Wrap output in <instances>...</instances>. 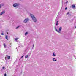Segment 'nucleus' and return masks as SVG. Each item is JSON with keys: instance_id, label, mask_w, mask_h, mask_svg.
Returning a JSON list of instances; mask_svg holds the SVG:
<instances>
[{"instance_id": "1", "label": "nucleus", "mask_w": 76, "mask_h": 76, "mask_svg": "<svg viewBox=\"0 0 76 76\" xmlns=\"http://www.w3.org/2000/svg\"><path fill=\"white\" fill-rule=\"evenodd\" d=\"M30 16L32 19V20H33V21H34V22H37V19H36L34 15H33V14H30Z\"/></svg>"}, {"instance_id": "2", "label": "nucleus", "mask_w": 76, "mask_h": 76, "mask_svg": "<svg viewBox=\"0 0 76 76\" xmlns=\"http://www.w3.org/2000/svg\"><path fill=\"white\" fill-rule=\"evenodd\" d=\"M55 31H56V32H57L58 33H60L61 31V29H62V27L61 26L59 28V31H58V30L57 29V28L56 27H55Z\"/></svg>"}, {"instance_id": "3", "label": "nucleus", "mask_w": 76, "mask_h": 76, "mask_svg": "<svg viewBox=\"0 0 76 76\" xmlns=\"http://www.w3.org/2000/svg\"><path fill=\"white\" fill-rule=\"evenodd\" d=\"M20 4L19 3H15L13 5V6L14 7H16L18 6H20Z\"/></svg>"}, {"instance_id": "4", "label": "nucleus", "mask_w": 76, "mask_h": 76, "mask_svg": "<svg viewBox=\"0 0 76 76\" xmlns=\"http://www.w3.org/2000/svg\"><path fill=\"white\" fill-rule=\"evenodd\" d=\"M55 22H56V25L57 26L58 25V18H56L55 19Z\"/></svg>"}, {"instance_id": "5", "label": "nucleus", "mask_w": 76, "mask_h": 76, "mask_svg": "<svg viewBox=\"0 0 76 76\" xmlns=\"http://www.w3.org/2000/svg\"><path fill=\"white\" fill-rule=\"evenodd\" d=\"M29 19L28 18L25 19L24 21V23H26V22L29 21Z\"/></svg>"}, {"instance_id": "6", "label": "nucleus", "mask_w": 76, "mask_h": 76, "mask_svg": "<svg viewBox=\"0 0 76 76\" xmlns=\"http://www.w3.org/2000/svg\"><path fill=\"white\" fill-rule=\"evenodd\" d=\"M5 12H6L4 10L2 11L1 13L0 14V15H3V14H4V13H5Z\"/></svg>"}, {"instance_id": "7", "label": "nucleus", "mask_w": 76, "mask_h": 76, "mask_svg": "<svg viewBox=\"0 0 76 76\" xmlns=\"http://www.w3.org/2000/svg\"><path fill=\"white\" fill-rule=\"evenodd\" d=\"M72 8H73V9H75V8H76V7L75 5L73 4L72 5Z\"/></svg>"}, {"instance_id": "8", "label": "nucleus", "mask_w": 76, "mask_h": 76, "mask_svg": "<svg viewBox=\"0 0 76 76\" xmlns=\"http://www.w3.org/2000/svg\"><path fill=\"white\" fill-rule=\"evenodd\" d=\"M56 59V58H53V59H52V60L53 61H57V60H56V59Z\"/></svg>"}, {"instance_id": "9", "label": "nucleus", "mask_w": 76, "mask_h": 76, "mask_svg": "<svg viewBox=\"0 0 76 76\" xmlns=\"http://www.w3.org/2000/svg\"><path fill=\"white\" fill-rule=\"evenodd\" d=\"M28 56H29V55H26L25 56V58H27L28 57Z\"/></svg>"}, {"instance_id": "10", "label": "nucleus", "mask_w": 76, "mask_h": 76, "mask_svg": "<svg viewBox=\"0 0 76 76\" xmlns=\"http://www.w3.org/2000/svg\"><path fill=\"white\" fill-rule=\"evenodd\" d=\"M7 58L8 59H10V56H8L7 57Z\"/></svg>"}, {"instance_id": "11", "label": "nucleus", "mask_w": 76, "mask_h": 76, "mask_svg": "<svg viewBox=\"0 0 76 76\" xmlns=\"http://www.w3.org/2000/svg\"><path fill=\"white\" fill-rule=\"evenodd\" d=\"M8 37H7V36H6V39H7V40H9V39H8Z\"/></svg>"}, {"instance_id": "12", "label": "nucleus", "mask_w": 76, "mask_h": 76, "mask_svg": "<svg viewBox=\"0 0 76 76\" xmlns=\"http://www.w3.org/2000/svg\"><path fill=\"white\" fill-rule=\"evenodd\" d=\"M53 55L54 56V57H55L56 56V54H55V53L54 52L53 53Z\"/></svg>"}, {"instance_id": "13", "label": "nucleus", "mask_w": 76, "mask_h": 76, "mask_svg": "<svg viewBox=\"0 0 76 76\" xmlns=\"http://www.w3.org/2000/svg\"><path fill=\"white\" fill-rule=\"evenodd\" d=\"M20 26H18L16 28V29H18V28H19V27H20Z\"/></svg>"}, {"instance_id": "14", "label": "nucleus", "mask_w": 76, "mask_h": 76, "mask_svg": "<svg viewBox=\"0 0 76 76\" xmlns=\"http://www.w3.org/2000/svg\"><path fill=\"white\" fill-rule=\"evenodd\" d=\"M4 47H6V44H4Z\"/></svg>"}, {"instance_id": "15", "label": "nucleus", "mask_w": 76, "mask_h": 76, "mask_svg": "<svg viewBox=\"0 0 76 76\" xmlns=\"http://www.w3.org/2000/svg\"><path fill=\"white\" fill-rule=\"evenodd\" d=\"M27 34H28V32H26L25 33V35H27Z\"/></svg>"}, {"instance_id": "16", "label": "nucleus", "mask_w": 76, "mask_h": 76, "mask_svg": "<svg viewBox=\"0 0 76 76\" xmlns=\"http://www.w3.org/2000/svg\"><path fill=\"white\" fill-rule=\"evenodd\" d=\"M69 14H70V13L68 12L66 13V15H69Z\"/></svg>"}, {"instance_id": "17", "label": "nucleus", "mask_w": 76, "mask_h": 76, "mask_svg": "<svg viewBox=\"0 0 76 76\" xmlns=\"http://www.w3.org/2000/svg\"><path fill=\"white\" fill-rule=\"evenodd\" d=\"M23 58V57H22V56H21V57L20 58L19 61H20V59H21V58Z\"/></svg>"}, {"instance_id": "18", "label": "nucleus", "mask_w": 76, "mask_h": 76, "mask_svg": "<svg viewBox=\"0 0 76 76\" xmlns=\"http://www.w3.org/2000/svg\"><path fill=\"white\" fill-rule=\"evenodd\" d=\"M15 40L16 41H17V40H18V38H17L16 39H15Z\"/></svg>"}, {"instance_id": "19", "label": "nucleus", "mask_w": 76, "mask_h": 76, "mask_svg": "<svg viewBox=\"0 0 76 76\" xmlns=\"http://www.w3.org/2000/svg\"><path fill=\"white\" fill-rule=\"evenodd\" d=\"M1 35H4V34H3V33H1Z\"/></svg>"}, {"instance_id": "20", "label": "nucleus", "mask_w": 76, "mask_h": 76, "mask_svg": "<svg viewBox=\"0 0 76 76\" xmlns=\"http://www.w3.org/2000/svg\"><path fill=\"white\" fill-rule=\"evenodd\" d=\"M4 76H6V74L5 73V74H4Z\"/></svg>"}, {"instance_id": "21", "label": "nucleus", "mask_w": 76, "mask_h": 76, "mask_svg": "<svg viewBox=\"0 0 76 76\" xmlns=\"http://www.w3.org/2000/svg\"><path fill=\"white\" fill-rule=\"evenodd\" d=\"M67 7H66L65 9V10H67Z\"/></svg>"}, {"instance_id": "22", "label": "nucleus", "mask_w": 76, "mask_h": 76, "mask_svg": "<svg viewBox=\"0 0 76 76\" xmlns=\"http://www.w3.org/2000/svg\"><path fill=\"white\" fill-rule=\"evenodd\" d=\"M34 44H33V47H34Z\"/></svg>"}, {"instance_id": "23", "label": "nucleus", "mask_w": 76, "mask_h": 76, "mask_svg": "<svg viewBox=\"0 0 76 76\" xmlns=\"http://www.w3.org/2000/svg\"><path fill=\"white\" fill-rule=\"evenodd\" d=\"M1 5H0V9H1Z\"/></svg>"}, {"instance_id": "24", "label": "nucleus", "mask_w": 76, "mask_h": 76, "mask_svg": "<svg viewBox=\"0 0 76 76\" xmlns=\"http://www.w3.org/2000/svg\"><path fill=\"white\" fill-rule=\"evenodd\" d=\"M5 68L4 67H3V69H4Z\"/></svg>"}, {"instance_id": "25", "label": "nucleus", "mask_w": 76, "mask_h": 76, "mask_svg": "<svg viewBox=\"0 0 76 76\" xmlns=\"http://www.w3.org/2000/svg\"><path fill=\"white\" fill-rule=\"evenodd\" d=\"M67 3H68V1H67L66 2V4H67Z\"/></svg>"}, {"instance_id": "26", "label": "nucleus", "mask_w": 76, "mask_h": 76, "mask_svg": "<svg viewBox=\"0 0 76 76\" xmlns=\"http://www.w3.org/2000/svg\"><path fill=\"white\" fill-rule=\"evenodd\" d=\"M23 57V55L22 56V57Z\"/></svg>"}, {"instance_id": "27", "label": "nucleus", "mask_w": 76, "mask_h": 76, "mask_svg": "<svg viewBox=\"0 0 76 76\" xmlns=\"http://www.w3.org/2000/svg\"><path fill=\"white\" fill-rule=\"evenodd\" d=\"M75 28H76V26L75 27Z\"/></svg>"}, {"instance_id": "28", "label": "nucleus", "mask_w": 76, "mask_h": 76, "mask_svg": "<svg viewBox=\"0 0 76 76\" xmlns=\"http://www.w3.org/2000/svg\"><path fill=\"white\" fill-rule=\"evenodd\" d=\"M1 37V36H0V38Z\"/></svg>"}, {"instance_id": "29", "label": "nucleus", "mask_w": 76, "mask_h": 76, "mask_svg": "<svg viewBox=\"0 0 76 76\" xmlns=\"http://www.w3.org/2000/svg\"><path fill=\"white\" fill-rule=\"evenodd\" d=\"M9 37V38H10V37Z\"/></svg>"}, {"instance_id": "30", "label": "nucleus", "mask_w": 76, "mask_h": 76, "mask_svg": "<svg viewBox=\"0 0 76 76\" xmlns=\"http://www.w3.org/2000/svg\"><path fill=\"white\" fill-rule=\"evenodd\" d=\"M7 34H8V33H7Z\"/></svg>"}]
</instances>
